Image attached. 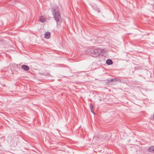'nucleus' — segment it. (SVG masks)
<instances>
[{
	"instance_id": "obj_1",
	"label": "nucleus",
	"mask_w": 154,
	"mask_h": 154,
	"mask_svg": "<svg viewBox=\"0 0 154 154\" xmlns=\"http://www.w3.org/2000/svg\"><path fill=\"white\" fill-rule=\"evenodd\" d=\"M51 11L53 16V17L55 20L57 24L58 25L59 22L61 19V17L60 13V11L58 7L53 8Z\"/></svg>"
},
{
	"instance_id": "obj_6",
	"label": "nucleus",
	"mask_w": 154,
	"mask_h": 154,
	"mask_svg": "<svg viewBox=\"0 0 154 154\" xmlns=\"http://www.w3.org/2000/svg\"><path fill=\"white\" fill-rule=\"evenodd\" d=\"M148 151L150 152H154V146L149 147L148 149Z\"/></svg>"
},
{
	"instance_id": "obj_2",
	"label": "nucleus",
	"mask_w": 154,
	"mask_h": 154,
	"mask_svg": "<svg viewBox=\"0 0 154 154\" xmlns=\"http://www.w3.org/2000/svg\"><path fill=\"white\" fill-rule=\"evenodd\" d=\"M88 52L91 54L92 57H96L98 56L101 52V50L98 48H96L94 47L88 49Z\"/></svg>"
},
{
	"instance_id": "obj_10",
	"label": "nucleus",
	"mask_w": 154,
	"mask_h": 154,
	"mask_svg": "<svg viewBox=\"0 0 154 154\" xmlns=\"http://www.w3.org/2000/svg\"><path fill=\"white\" fill-rule=\"evenodd\" d=\"M42 74L44 76H49L50 75V74L49 72L44 73Z\"/></svg>"
},
{
	"instance_id": "obj_8",
	"label": "nucleus",
	"mask_w": 154,
	"mask_h": 154,
	"mask_svg": "<svg viewBox=\"0 0 154 154\" xmlns=\"http://www.w3.org/2000/svg\"><path fill=\"white\" fill-rule=\"evenodd\" d=\"M40 21L42 23H44L45 21V19L43 16L41 17L39 19Z\"/></svg>"
},
{
	"instance_id": "obj_11",
	"label": "nucleus",
	"mask_w": 154,
	"mask_h": 154,
	"mask_svg": "<svg viewBox=\"0 0 154 154\" xmlns=\"http://www.w3.org/2000/svg\"><path fill=\"white\" fill-rule=\"evenodd\" d=\"M91 112L93 114H94V115H95V113L94 110V109H91Z\"/></svg>"
},
{
	"instance_id": "obj_4",
	"label": "nucleus",
	"mask_w": 154,
	"mask_h": 154,
	"mask_svg": "<svg viewBox=\"0 0 154 154\" xmlns=\"http://www.w3.org/2000/svg\"><path fill=\"white\" fill-rule=\"evenodd\" d=\"M21 67L24 70L27 71L29 70V67L27 65H23L21 66Z\"/></svg>"
},
{
	"instance_id": "obj_5",
	"label": "nucleus",
	"mask_w": 154,
	"mask_h": 154,
	"mask_svg": "<svg viewBox=\"0 0 154 154\" xmlns=\"http://www.w3.org/2000/svg\"><path fill=\"white\" fill-rule=\"evenodd\" d=\"M51 34L49 32H46L45 34V37L46 39H49L50 37Z\"/></svg>"
},
{
	"instance_id": "obj_7",
	"label": "nucleus",
	"mask_w": 154,
	"mask_h": 154,
	"mask_svg": "<svg viewBox=\"0 0 154 154\" xmlns=\"http://www.w3.org/2000/svg\"><path fill=\"white\" fill-rule=\"evenodd\" d=\"M106 63L107 65H110L113 63V62L111 59H108L106 61Z\"/></svg>"
},
{
	"instance_id": "obj_9",
	"label": "nucleus",
	"mask_w": 154,
	"mask_h": 154,
	"mask_svg": "<svg viewBox=\"0 0 154 154\" xmlns=\"http://www.w3.org/2000/svg\"><path fill=\"white\" fill-rule=\"evenodd\" d=\"M89 106L90 110L92 109H94V106L91 103H90L89 104Z\"/></svg>"
},
{
	"instance_id": "obj_12",
	"label": "nucleus",
	"mask_w": 154,
	"mask_h": 154,
	"mask_svg": "<svg viewBox=\"0 0 154 154\" xmlns=\"http://www.w3.org/2000/svg\"><path fill=\"white\" fill-rule=\"evenodd\" d=\"M153 119H154V115H153Z\"/></svg>"
},
{
	"instance_id": "obj_3",
	"label": "nucleus",
	"mask_w": 154,
	"mask_h": 154,
	"mask_svg": "<svg viewBox=\"0 0 154 154\" xmlns=\"http://www.w3.org/2000/svg\"><path fill=\"white\" fill-rule=\"evenodd\" d=\"M121 82V80L120 79L117 78H114L108 80V82L109 83H112V84H114L113 83H112V82Z\"/></svg>"
}]
</instances>
